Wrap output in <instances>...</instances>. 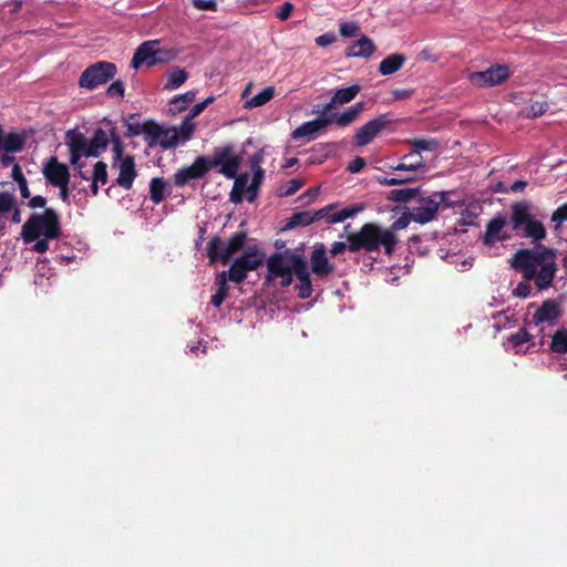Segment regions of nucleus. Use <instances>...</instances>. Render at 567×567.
Masks as SVG:
<instances>
[{
  "mask_svg": "<svg viewBox=\"0 0 567 567\" xmlns=\"http://www.w3.org/2000/svg\"><path fill=\"white\" fill-rule=\"evenodd\" d=\"M509 221L513 231L535 244L532 249H518L509 259L511 267L519 271L526 281L534 280L538 290L548 289L558 270V251L539 244L547 235L544 224L532 214V205L527 200L511 205Z\"/></svg>",
  "mask_w": 567,
  "mask_h": 567,
  "instance_id": "1",
  "label": "nucleus"
},
{
  "mask_svg": "<svg viewBox=\"0 0 567 567\" xmlns=\"http://www.w3.org/2000/svg\"><path fill=\"white\" fill-rule=\"evenodd\" d=\"M125 93V84L122 80L114 81L106 91L110 97L123 99Z\"/></svg>",
  "mask_w": 567,
  "mask_h": 567,
  "instance_id": "50",
  "label": "nucleus"
},
{
  "mask_svg": "<svg viewBox=\"0 0 567 567\" xmlns=\"http://www.w3.org/2000/svg\"><path fill=\"white\" fill-rule=\"evenodd\" d=\"M507 225V217L504 214H496L485 227L484 234L481 236V240L484 246L493 247L498 241H505L511 238L504 228Z\"/></svg>",
  "mask_w": 567,
  "mask_h": 567,
  "instance_id": "11",
  "label": "nucleus"
},
{
  "mask_svg": "<svg viewBox=\"0 0 567 567\" xmlns=\"http://www.w3.org/2000/svg\"><path fill=\"white\" fill-rule=\"evenodd\" d=\"M188 79V73L179 68H175L168 75L167 83L165 84L166 90L178 89Z\"/></svg>",
  "mask_w": 567,
  "mask_h": 567,
  "instance_id": "37",
  "label": "nucleus"
},
{
  "mask_svg": "<svg viewBox=\"0 0 567 567\" xmlns=\"http://www.w3.org/2000/svg\"><path fill=\"white\" fill-rule=\"evenodd\" d=\"M241 156L236 153L233 144H226L214 150L212 156H198L192 165L181 167L174 174V183L177 187H184L193 179L203 178L212 168L233 179L241 166Z\"/></svg>",
  "mask_w": 567,
  "mask_h": 567,
  "instance_id": "3",
  "label": "nucleus"
},
{
  "mask_svg": "<svg viewBox=\"0 0 567 567\" xmlns=\"http://www.w3.org/2000/svg\"><path fill=\"white\" fill-rule=\"evenodd\" d=\"M143 133L148 145L159 144L163 148H172L177 145L176 131L165 130L153 121L144 123Z\"/></svg>",
  "mask_w": 567,
  "mask_h": 567,
  "instance_id": "9",
  "label": "nucleus"
},
{
  "mask_svg": "<svg viewBox=\"0 0 567 567\" xmlns=\"http://www.w3.org/2000/svg\"><path fill=\"white\" fill-rule=\"evenodd\" d=\"M563 310L560 307V302L556 299H546L542 302V305L537 308L536 312L533 315V323L538 326L540 323L547 322L549 324H554L561 317Z\"/></svg>",
  "mask_w": 567,
  "mask_h": 567,
  "instance_id": "16",
  "label": "nucleus"
},
{
  "mask_svg": "<svg viewBox=\"0 0 567 567\" xmlns=\"http://www.w3.org/2000/svg\"><path fill=\"white\" fill-rule=\"evenodd\" d=\"M16 197L12 193H0V218L14 208Z\"/></svg>",
  "mask_w": 567,
  "mask_h": 567,
  "instance_id": "43",
  "label": "nucleus"
},
{
  "mask_svg": "<svg viewBox=\"0 0 567 567\" xmlns=\"http://www.w3.org/2000/svg\"><path fill=\"white\" fill-rule=\"evenodd\" d=\"M247 272L248 271L235 259L227 272V278L236 284H241L246 279Z\"/></svg>",
  "mask_w": 567,
  "mask_h": 567,
  "instance_id": "42",
  "label": "nucleus"
},
{
  "mask_svg": "<svg viewBox=\"0 0 567 567\" xmlns=\"http://www.w3.org/2000/svg\"><path fill=\"white\" fill-rule=\"evenodd\" d=\"M196 128L195 123L188 117H185V120L182 122V124L177 128H173L172 131H176L177 133V143L179 140L187 141L193 135L194 131Z\"/></svg>",
  "mask_w": 567,
  "mask_h": 567,
  "instance_id": "41",
  "label": "nucleus"
},
{
  "mask_svg": "<svg viewBox=\"0 0 567 567\" xmlns=\"http://www.w3.org/2000/svg\"><path fill=\"white\" fill-rule=\"evenodd\" d=\"M332 123H333L332 116H326V117L319 116L318 118L306 122V123L301 124L299 127H297L292 132V137L300 138V137H305V136H310L319 131H322L323 128H326L327 126H329Z\"/></svg>",
  "mask_w": 567,
  "mask_h": 567,
  "instance_id": "20",
  "label": "nucleus"
},
{
  "mask_svg": "<svg viewBox=\"0 0 567 567\" xmlns=\"http://www.w3.org/2000/svg\"><path fill=\"white\" fill-rule=\"evenodd\" d=\"M109 141V136L103 128L95 130L93 136L89 141V155H92V157L100 156L102 152L106 151Z\"/></svg>",
  "mask_w": 567,
  "mask_h": 567,
  "instance_id": "24",
  "label": "nucleus"
},
{
  "mask_svg": "<svg viewBox=\"0 0 567 567\" xmlns=\"http://www.w3.org/2000/svg\"><path fill=\"white\" fill-rule=\"evenodd\" d=\"M192 4L198 10H212L217 9L216 0H192Z\"/></svg>",
  "mask_w": 567,
  "mask_h": 567,
  "instance_id": "56",
  "label": "nucleus"
},
{
  "mask_svg": "<svg viewBox=\"0 0 567 567\" xmlns=\"http://www.w3.org/2000/svg\"><path fill=\"white\" fill-rule=\"evenodd\" d=\"M357 231H353V233H348L347 234V243H343V241H334L331 246V249H330V255L331 257H336L342 252H344L347 249L350 251V252H353L351 249H350V240H349V237L354 235Z\"/></svg>",
  "mask_w": 567,
  "mask_h": 567,
  "instance_id": "48",
  "label": "nucleus"
},
{
  "mask_svg": "<svg viewBox=\"0 0 567 567\" xmlns=\"http://www.w3.org/2000/svg\"><path fill=\"white\" fill-rule=\"evenodd\" d=\"M167 183L163 177H153L150 182V198L154 204H159L166 196Z\"/></svg>",
  "mask_w": 567,
  "mask_h": 567,
  "instance_id": "28",
  "label": "nucleus"
},
{
  "mask_svg": "<svg viewBox=\"0 0 567 567\" xmlns=\"http://www.w3.org/2000/svg\"><path fill=\"white\" fill-rule=\"evenodd\" d=\"M110 140L112 142V153H113L112 167L115 168L117 163L123 161L126 157V155L124 154V144L121 141V137L116 133L115 128L111 130Z\"/></svg>",
  "mask_w": 567,
  "mask_h": 567,
  "instance_id": "31",
  "label": "nucleus"
},
{
  "mask_svg": "<svg viewBox=\"0 0 567 567\" xmlns=\"http://www.w3.org/2000/svg\"><path fill=\"white\" fill-rule=\"evenodd\" d=\"M336 40H337V37L334 33L327 32V33H323V34L317 37L315 41H316V44L319 47H327V45H330L333 42H336Z\"/></svg>",
  "mask_w": 567,
  "mask_h": 567,
  "instance_id": "57",
  "label": "nucleus"
},
{
  "mask_svg": "<svg viewBox=\"0 0 567 567\" xmlns=\"http://www.w3.org/2000/svg\"><path fill=\"white\" fill-rule=\"evenodd\" d=\"M313 224L312 212L305 210L292 214L287 223V228H295L299 226H308Z\"/></svg>",
  "mask_w": 567,
  "mask_h": 567,
  "instance_id": "39",
  "label": "nucleus"
},
{
  "mask_svg": "<svg viewBox=\"0 0 567 567\" xmlns=\"http://www.w3.org/2000/svg\"><path fill=\"white\" fill-rule=\"evenodd\" d=\"M303 184L305 183L302 179H298V178L290 179L286 184V186L281 188L280 196H292L303 186Z\"/></svg>",
  "mask_w": 567,
  "mask_h": 567,
  "instance_id": "49",
  "label": "nucleus"
},
{
  "mask_svg": "<svg viewBox=\"0 0 567 567\" xmlns=\"http://www.w3.org/2000/svg\"><path fill=\"white\" fill-rule=\"evenodd\" d=\"M367 162L363 157L357 156L352 162L349 163L347 171L350 173H359L364 166Z\"/></svg>",
  "mask_w": 567,
  "mask_h": 567,
  "instance_id": "60",
  "label": "nucleus"
},
{
  "mask_svg": "<svg viewBox=\"0 0 567 567\" xmlns=\"http://www.w3.org/2000/svg\"><path fill=\"white\" fill-rule=\"evenodd\" d=\"M116 65L107 61H99L87 66L79 79L80 87L93 90L112 80L116 74Z\"/></svg>",
  "mask_w": 567,
  "mask_h": 567,
  "instance_id": "7",
  "label": "nucleus"
},
{
  "mask_svg": "<svg viewBox=\"0 0 567 567\" xmlns=\"http://www.w3.org/2000/svg\"><path fill=\"white\" fill-rule=\"evenodd\" d=\"M51 238H47V237L41 238L40 237L39 239L35 240L33 250L39 254L45 252L49 249V240Z\"/></svg>",
  "mask_w": 567,
  "mask_h": 567,
  "instance_id": "64",
  "label": "nucleus"
},
{
  "mask_svg": "<svg viewBox=\"0 0 567 567\" xmlns=\"http://www.w3.org/2000/svg\"><path fill=\"white\" fill-rule=\"evenodd\" d=\"M339 33L344 38L358 37L360 28L355 22H343L339 25Z\"/></svg>",
  "mask_w": 567,
  "mask_h": 567,
  "instance_id": "47",
  "label": "nucleus"
},
{
  "mask_svg": "<svg viewBox=\"0 0 567 567\" xmlns=\"http://www.w3.org/2000/svg\"><path fill=\"white\" fill-rule=\"evenodd\" d=\"M532 287L527 282H519L517 287L514 289L513 293L519 298H527L530 295Z\"/></svg>",
  "mask_w": 567,
  "mask_h": 567,
  "instance_id": "58",
  "label": "nucleus"
},
{
  "mask_svg": "<svg viewBox=\"0 0 567 567\" xmlns=\"http://www.w3.org/2000/svg\"><path fill=\"white\" fill-rule=\"evenodd\" d=\"M548 109L546 101H535L526 105L522 111V115L527 118H536L542 116Z\"/></svg>",
  "mask_w": 567,
  "mask_h": 567,
  "instance_id": "38",
  "label": "nucleus"
},
{
  "mask_svg": "<svg viewBox=\"0 0 567 567\" xmlns=\"http://www.w3.org/2000/svg\"><path fill=\"white\" fill-rule=\"evenodd\" d=\"M292 11H293V4L290 2H284L279 7L278 11L276 12V17L279 20L285 21L291 16Z\"/></svg>",
  "mask_w": 567,
  "mask_h": 567,
  "instance_id": "55",
  "label": "nucleus"
},
{
  "mask_svg": "<svg viewBox=\"0 0 567 567\" xmlns=\"http://www.w3.org/2000/svg\"><path fill=\"white\" fill-rule=\"evenodd\" d=\"M550 349L553 352L567 353V329H558L551 337Z\"/></svg>",
  "mask_w": 567,
  "mask_h": 567,
  "instance_id": "34",
  "label": "nucleus"
},
{
  "mask_svg": "<svg viewBox=\"0 0 567 567\" xmlns=\"http://www.w3.org/2000/svg\"><path fill=\"white\" fill-rule=\"evenodd\" d=\"M420 187L398 188L388 193L386 199L394 203H408L420 195Z\"/></svg>",
  "mask_w": 567,
  "mask_h": 567,
  "instance_id": "26",
  "label": "nucleus"
},
{
  "mask_svg": "<svg viewBox=\"0 0 567 567\" xmlns=\"http://www.w3.org/2000/svg\"><path fill=\"white\" fill-rule=\"evenodd\" d=\"M532 339L533 336L525 328H522L509 337V342L514 348H518L524 343L529 342Z\"/></svg>",
  "mask_w": 567,
  "mask_h": 567,
  "instance_id": "46",
  "label": "nucleus"
},
{
  "mask_svg": "<svg viewBox=\"0 0 567 567\" xmlns=\"http://www.w3.org/2000/svg\"><path fill=\"white\" fill-rule=\"evenodd\" d=\"M227 281V271H221L216 278V285L218 286L217 290L228 292L229 286Z\"/></svg>",
  "mask_w": 567,
  "mask_h": 567,
  "instance_id": "62",
  "label": "nucleus"
},
{
  "mask_svg": "<svg viewBox=\"0 0 567 567\" xmlns=\"http://www.w3.org/2000/svg\"><path fill=\"white\" fill-rule=\"evenodd\" d=\"M363 209V207L361 205H351V206H348L339 212H336V213H332V215L329 217V223L330 224H336V223H340V221H343L348 218H351L353 217L354 215H357L359 212H361Z\"/></svg>",
  "mask_w": 567,
  "mask_h": 567,
  "instance_id": "40",
  "label": "nucleus"
},
{
  "mask_svg": "<svg viewBox=\"0 0 567 567\" xmlns=\"http://www.w3.org/2000/svg\"><path fill=\"white\" fill-rule=\"evenodd\" d=\"M311 271L320 277H328L334 270V265L331 264L327 256L326 246L322 243H317L310 255Z\"/></svg>",
  "mask_w": 567,
  "mask_h": 567,
  "instance_id": "15",
  "label": "nucleus"
},
{
  "mask_svg": "<svg viewBox=\"0 0 567 567\" xmlns=\"http://www.w3.org/2000/svg\"><path fill=\"white\" fill-rule=\"evenodd\" d=\"M215 100L214 96H208L206 100H204L203 102L200 103H197L195 104L190 111L188 112V114L186 115V117L190 118L193 121V118H195L196 116H198L202 112H204V110L210 104L213 103Z\"/></svg>",
  "mask_w": 567,
  "mask_h": 567,
  "instance_id": "52",
  "label": "nucleus"
},
{
  "mask_svg": "<svg viewBox=\"0 0 567 567\" xmlns=\"http://www.w3.org/2000/svg\"><path fill=\"white\" fill-rule=\"evenodd\" d=\"M337 104H339V102L336 100L334 96H332L331 100L322 106V109L315 110L313 113H317L320 117H336L337 114H331V111L336 109Z\"/></svg>",
  "mask_w": 567,
  "mask_h": 567,
  "instance_id": "53",
  "label": "nucleus"
},
{
  "mask_svg": "<svg viewBox=\"0 0 567 567\" xmlns=\"http://www.w3.org/2000/svg\"><path fill=\"white\" fill-rule=\"evenodd\" d=\"M264 162V151L260 150L256 153H254L250 158H249V165H250V168L252 169V173L255 172V169L257 168H261L260 167V164Z\"/></svg>",
  "mask_w": 567,
  "mask_h": 567,
  "instance_id": "61",
  "label": "nucleus"
},
{
  "mask_svg": "<svg viewBox=\"0 0 567 567\" xmlns=\"http://www.w3.org/2000/svg\"><path fill=\"white\" fill-rule=\"evenodd\" d=\"M42 174L47 182L52 185H63L70 182V171L66 164L58 161L55 156H51L43 165Z\"/></svg>",
  "mask_w": 567,
  "mask_h": 567,
  "instance_id": "14",
  "label": "nucleus"
},
{
  "mask_svg": "<svg viewBox=\"0 0 567 567\" xmlns=\"http://www.w3.org/2000/svg\"><path fill=\"white\" fill-rule=\"evenodd\" d=\"M126 127L125 137H133L143 133L144 123H127Z\"/></svg>",
  "mask_w": 567,
  "mask_h": 567,
  "instance_id": "59",
  "label": "nucleus"
},
{
  "mask_svg": "<svg viewBox=\"0 0 567 567\" xmlns=\"http://www.w3.org/2000/svg\"><path fill=\"white\" fill-rule=\"evenodd\" d=\"M508 76L509 72L506 65H495L485 71L471 73L468 80L477 87H489L503 83Z\"/></svg>",
  "mask_w": 567,
  "mask_h": 567,
  "instance_id": "10",
  "label": "nucleus"
},
{
  "mask_svg": "<svg viewBox=\"0 0 567 567\" xmlns=\"http://www.w3.org/2000/svg\"><path fill=\"white\" fill-rule=\"evenodd\" d=\"M175 56H176V53L172 49L159 48L157 45L155 60L151 61V63H154V65L167 63V62L174 60Z\"/></svg>",
  "mask_w": 567,
  "mask_h": 567,
  "instance_id": "45",
  "label": "nucleus"
},
{
  "mask_svg": "<svg viewBox=\"0 0 567 567\" xmlns=\"http://www.w3.org/2000/svg\"><path fill=\"white\" fill-rule=\"evenodd\" d=\"M334 204H330L319 210L312 212L313 223L320 219H326L329 223V217L332 215L331 212L334 209Z\"/></svg>",
  "mask_w": 567,
  "mask_h": 567,
  "instance_id": "54",
  "label": "nucleus"
},
{
  "mask_svg": "<svg viewBox=\"0 0 567 567\" xmlns=\"http://www.w3.org/2000/svg\"><path fill=\"white\" fill-rule=\"evenodd\" d=\"M246 231L235 233L226 243L220 237H213L207 246V256L210 262L221 261L228 264L231 256L240 251L247 241Z\"/></svg>",
  "mask_w": 567,
  "mask_h": 567,
  "instance_id": "6",
  "label": "nucleus"
},
{
  "mask_svg": "<svg viewBox=\"0 0 567 567\" xmlns=\"http://www.w3.org/2000/svg\"><path fill=\"white\" fill-rule=\"evenodd\" d=\"M264 252L255 245L247 247L245 252L236 259L247 271L256 270L264 261Z\"/></svg>",
  "mask_w": 567,
  "mask_h": 567,
  "instance_id": "21",
  "label": "nucleus"
},
{
  "mask_svg": "<svg viewBox=\"0 0 567 567\" xmlns=\"http://www.w3.org/2000/svg\"><path fill=\"white\" fill-rule=\"evenodd\" d=\"M408 144L416 154H421L422 152H432L439 147V142L434 138H414L408 141Z\"/></svg>",
  "mask_w": 567,
  "mask_h": 567,
  "instance_id": "33",
  "label": "nucleus"
},
{
  "mask_svg": "<svg viewBox=\"0 0 567 567\" xmlns=\"http://www.w3.org/2000/svg\"><path fill=\"white\" fill-rule=\"evenodd\" d=\"M406 56L402 53H392L383 59L379 64L381 75H391L399 71L405 63Z\"/></svg>",
  "mask_w": 567,
  "mask_h": 567,
  "instance_id": "22",
  "label": "nucleus"
},
{
  "mask_svg": "<svg viewBox=\"0 0 567 567\" xmlns=\"http://www.w3.org/2000/svg\"><path fill=\"white\" fill-rule=\"evenodd\" d=\"M196 99V92L195 91H188L184 94L175 96L169 102V112L172 114L182 113L185 111L190 103H193Z\"/></svg>",
  "mask_w": 567,
  "mask_h": 567,
  "instance_id": "29",
  "label": "nucleus"
},
{
  "mask_svg": "<svg viewBox=\"0 0 567 567\" xmlns=\"http://www.w3.org/2000/svg\"><path fill=\"white\" fill-rule=\"evenodd\" d=\"M234 178H235V182H234L233 188L229 194V200L234 204H239L244 199V192H245L246 187H248L247 184H248V179H249V174L248 173H243L240 175L237 174Z\"/></svg>",
  "mask_w": 567,
  "mask_h": 567,
  "instance_id": "25",
  "label": "nucleus"
},
{
  "mask_svg": "<svg viewBox=\"0 0 567 567\" xmlns=\"http://www.w3.org/2000/svg\"><path fill=\"white\" fill-rule=\"evenodd\" d=\"M411 220H413L412 213L405 212L392 223L390 228H383L375 223H365L354 235L349 237L350 249L370 254L379 252L383 248L384 254L391 257L399 243L395 231L406 228Z\"/></svg>",
  "mask_w": 567,
  "mask_h": 567,
  "instance_id": "4",
  "label": "nucleus"
},
{
  "mask_svg": "<svg viewBox=\"0 0 567 567\" xmlns=\"http://www.w3.org/2000/svg\"><path fill=\"white\" fill-rule=\"evenodd\" d=\"M275 96V89L272 86L265 87L261 92L245 102L246 109H254L262 106Z\"/></svg>",
  "mask_w": 567,
  "mask_h": 567,
  "instance_id": "32",
  "label": "nucleus"
},
{
  "mask_svg": "<svg viewBox=\"0 0 567 567\" xmlns=\"http://www.w3.org/2000/svg\"><path fill=\"white\" fill-rule=\"evenodd\" d=\"M265 177V169L264 168H257L252 173V181L250 185L247 187V200L252 203L258 195V189L262 183V179Z\"/></svg>",
  "mask_w": 567,
  "mask_h": 567,
  "instance_id": "35",
  "label": "nucleus"
},
{
  "mask_svg": "<svg viewBox=\"0 0 567 567\" xmlns=\"http://www.w3.org/2000/svg\"><path fill=\"white\" fill-rule=\"evenodd\" d=\"M45 205H47L45 197H43L41 195H37V196H33V197L30 196V199H29V203H28V206L30 208H33V209H35V208H43V207H45Z\"/></svg>",
  "mask_w": 567,
  "mask_h": 567,
  "instance_id": "63",
  "label": "nucleus"
},
{
  "mask_svg": "<svg viewBox=\"0 0 567 567\" xmlns=\"http://www.w3.org/2000/svg\"><path fill=\"white\" fill-rule=\"evenodd\" d=\"M297 277L298 284L295 286L300 299H308L312 295V282L310 278L308 262L305 257L291 249L272 254L267 260L266 282L270 284L280 279V287H289Z\"/></svg>",
  "mask_w": 567,
  "mask_h": 567,
  "instance_id": "2",
  "label": "nucleus"
},
{
  "mask_svg": "<svg viewBox=\"0 0 567 567\" xmlns=\"http://www.w3.org/2000/svg\"><path fill=\"white\" fill-rule=\"evenodd\" d=\"M363 110V103L359 102L350 106L342 114L333 117V122L339 126H348L353 123Z\"/></svg>",
  "mask_w": 567,
  "mask_h": 567,
  "instance_id": "30",
  "label": "nucleus"
},
{
  "mask_svg": "<svg viewBox=\"0 0 567 567\" xmlns=\"http://www.w3.org/2000/svg\"><path fill=\"white\" fill-rule=\"evenodd\" d=\"M24 137L18 133H10L0 140V150L7 153L20 152L24 147Z\"/></svg>",
  "mask_w": 567,
  "mask_h": 567,
  "instance_id": "27",
  "label": "nucleus"
},
{
  "mask_svg": "<svg viewBox=\"0 0 567 567\" xmlns=\"http://www.w3.org/2000/svg\"><path fill=\"white\" fill-rule=\"evenodd\" d=\"M390 123L386 115H380L367 122L353 136L355 146L362 147L370 144Z\"/></svg>",
  "mask_w": 567,
  "mask_h": 567,
  "instance_id": "12",
  "label": "nucleus"
},
{
  "mask_svg": "<svg viewBox=\"0 0 567 567\" xmlns=\"http://www.w3.org/2000/svg\"><path fill=\"white\" fill-rule=\"evenodd\" d=\"M425 166L422 154H416L413 150L409 154L402 156L401 162L393 166L394 171L414 172Z\"/></svg>",
  "mask_w": 567,
  "mask_h": 567,
  "instance_id": "23",
  "label": "nucleus"
},
{
  "mask_svg": "<svg viewBox=\"0 0 567 567\" xmlns=\"http://www.w3.org/2000/svg\"><path fill=\"white\" fill-rule=\"evenodd\" d=\"M377 47L374 42L367 35L362 34L358 41L352 42L346 50V56L348 58H364L372 56L375 52Z\"/></svg>",
  "mask_w": 567,
  "mask_h": 567,
  "instance_id": "19",
  "label": "nucleus"
},
{
  "mask_svg": "<svg viewBox=\"0 0 567 567\" xmlns=\"http://www.w3.org/2000/svg\"><path fill=\"white\" fill-rule=\"evenodd\" d=\"M159 45L158 40L145 41L137 47L131 61V66L138 70L141 65L154 66L151 61L155 60L156 47Z\"/></svg>",
  "mask_w": 567,
  "mask_h": 567,
  "instance_id": "17",
  "label": "nucleus"
},
{
  "mask_svg": "<svg viewBox=\"0 0 567 567\" xmlns=\"http://www.w3.org/2000/svg\"><path fill=\"white\" fill-rule=\"evenodd\" d=\"M65 144L70 152V164H76L83 156L92 157L89 155V140L83 133L76 130H69L65 133Z\"/></svg>",
  "mask_w": 567,
  "mask_h": 567,
  "instance_id": "13",
  "label": "nucleus"
},
{
  "mask_svg": "<svg viewBox=\"0 0 567 567\" xmlns=\"http://www.w3.org/2000/svg\"><path fill=\"white\" fill-rule=\"evenodd\" d=\"M41 236L51 239L61 236L59 215L53 208H45L42 214H32L22 226L21 237L25 244H31Z\"/></svg>",
  "mask_w": 567,
  "mask_h": 567,
  "instance_id": "5",
  "label": "nucleus"
},
{
  "mask_svg": "<svg viewBox=\"0 0 567 567\" xmlns=\"http://www.w3.org/2000/svg\"><path fill=\"white\" fill-rule=\"evenodd\" d=\"M116 167L118 168L116 184L125 190H130L133 186L134 179L137 176L134 156L126 155L123 161L117 163Z\"/></svg>",
  "mask_w": 567,
  "mask_h": 567,
  "instance_id": "18",
  "label": "nucleus"
},
{
  "mask_svg": "<svg viewBox=\"0 0 567 567\" xmlns=\"http://www.w3.org/2000/svg\"><path fill=\"white\" fill-rule=\"evenodd\" d=\"M361 91V86L359 84H353L348 87L338 89L333 96L339 102V104H346L351 102Z\"/></svg>",
  "mask_w": 567,
  "mask_h": 567,
  "instance_id": "36",
  "label": "nucleus"
},
{
  "mask_svg": "<svg viewBox=\"0 0 567 567\" xmlns=\"http://www.w3.org/2000/svg\"><path fill=\"white\" fill-rule=\"evenodd\" d=\"M567 220V203L559 206L551 215V221L555 223L554 229L557 230L563 221Z\"/></svg>",
  "mask_w": 567,
  "mask_h": 567,
  "instance_id": "51",
  "label": "nucleus"
},
{
  "mask_svg": "<svg viewBox=\"0 0 567 567\" xmlns=\"http://www.w3.org/2000/svg\"><path fill=\"white\" fill-rule=\"evenodd\" d=\"M92 179L96 183L105 185L107 183V165L103 161L95 163L92 173Z\"/></svg>",
  "mask_w": 567,
  "mask_h": 567,
  "instance_id": "44",
  "label": "nucleus"
},
{
  "mask_svg": "<svg viewBox=\"0 0 567 567\" xmlns=\"http://www.w3.org/2000/svg\"><path fill=\"white\" fill-rule=\"evenodd\" d=\"M443 199L444 194L417 196L416 205L410 210L412 213L413 221L424 225L434 220Z\"/></svg>",
  "mask_w": 567,
  "mask_h": 567,
  "instance_id": "8",
  "label": "nucleus"
}]
</instances>
